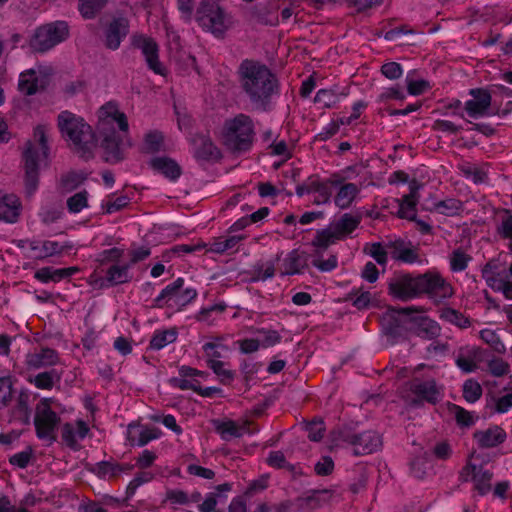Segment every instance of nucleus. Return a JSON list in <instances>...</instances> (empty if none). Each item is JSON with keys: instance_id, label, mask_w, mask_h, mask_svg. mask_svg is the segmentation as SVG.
I'll return each mask as SVG.
<instances>
[{"instance_id": "f257e3e1", "label": "nucleus", "mask_w": 512, "mask_h": 512, "mask_svg": "<svg viewBox=\"0 0 512 512\" xmlns=\"http://www.w3.org/2000/svg\"><path fill=\"white\" fill-rule=\"evenodd\" d=\"M240 87L254 110L272 109L273 98L280 94L277 76L263 63L243 60L237 70Z\"/></svg>"}, {"instance_id": "f03ea898", "label": "nucleus", "mask_w": 512, "mask_h": 512, "mask_svg": "<svg viewBox=\"0 0 512 512\" xmlns=\"http://www.w3.org/2000/svg\"><path fill=\"white\" fill-rule=\"evenodd\" d=\"M97 129L105 161L112 164L122 161L125 148L132 145L128 138L129 124L126 115L115 104L107 103L99 110Z\"/></svg>"}, {"instance_id": "7ed1b4c3", "label": "nucleus", "mask_w": 512, "mask_h": 512, "mask_svg": "<svg viewBox=\"0 0 512 512\" xmlns=\"http://www.w3.org/2000/svg\"><path fill=\"white\" fill-rule=\"evenodd\" d=\"M388 291L401 301H409L422 294H428L439 301L453 294L451 285L434 272H426L415 277L409 273L395 274L388 282Z\"/></svg>"}, {"instance_id": "20e7f679", "label": "nucleus", "mask_w": 512, "mask_h": 512, "mask_svg": "<svg viewBox=\"0 0 512 512\" xmlns=\"http://www.w3.org/2000/svg\"><path fill=\"white\" fill-rule=\"evenodd\" d=\"M47 132V125H37L34 128L33 139L28 140L24 145L22 152L23 180L24 193L28 198H31L39 187L41 166H48L50 148Z\"/></svg>"}, {"instance_id": "39448f33", "label": "nucleus", "mask_w": 512, "mask_h": 512, "mask_svg": "<svg viewBox=\"0 0 512 512\" xmlns=\"http://www.w3.org/2000/svg\"><path fill=\"white\" fill-rule=\"evenodd\" d=\"M57 120L62 137L82 157H90L96 147V137L91 126L82 117L67 110L62 111Z\"/></svg>"}, {"instance_id": "423d86ee", "label": "nucleus", "mask_w": 512, "mask_h": 512, "mask_svg": "<svg viewBox=\"0 0 512 512\" xmlns=\"http://www.w3.org/2000/svg\"><path fill=\"white\" fill-rule=\"evenodd\" d=\"M224 145L232 152L243 153L251 149L255 139L253 119L239 113L224 122L222 129Z\"/></svg>"}, {"instance_id": "0eeeda50", "label": "nucleus", "mask_w": 512, "mask_h": 512, "mask_svg": "<svg viewBox=\"0 0 512 512\" xmlns=\"http://www.w3.org/2000/svg\"><path fill=\"white\" fill-rule=\"evenodd\" d=\"M331 438L336 445L347 444L352 446L354 455L371 454L382 445L381 437L375 431L355 433L346 426L332 431Z\"/></svg>"}, {"instance_id": "6e6552de", "label": "nucleus", "mask_w": 512, "mask_h": 512, "mask_svg": "<svg viewBox=\"0 0 512 512\" xmlns=\"http://www.w3.org/2000/svg\"><path fill=\"white\" fill-rule=\"evenodd\" d=\"M199 25L216 37H222L231 25L230 16L216 0H202L196 12Z\"/></svg>"}, {"instance_id": "1a4fd4ad", "label": "nucleus", "mask_w": 512, "mask_h": 512, "mask_svg": "<svg viewBox=\"0 0 512 512\" xmlns=\"http://www.w3.org/2000/svg\"><path fill=\"white\" fill-rule=\"evenodd\" d=\"M197 297V291L193 287H184V279L179 277L173 283L167 285L154 299V307H168L180 310Z\"/></svg>"}, {"instance_id": "9d476101", "label": "nucleus", "mask_w": 512, "mask_h": 512, "mask_svg": "<svg viewBox=\"0 0 512 512\" xmlns=\"http://www.w3.org/2000/svg\"><path fill=\"white\" fill-rule=\"evenodd\" d=\"M69 35L68 25L64 21H56L39 27L31 39V48L37 52H46L63 42Z\"/></svg>"}, {"instance_id": "9b49d317", "label": "nucleus", "mask_w": 512, "mask_h": 512, "mask_svg": "<svg viewBox=\"0 0 512 512\" xmlns=\"http://www.w3.org/2000/svg\"><path fill=\"white\" fill-rule=\"evenodd\" d=\"M409 391L413 395L409 399V405L412 407H420L424 403L436 405L443 398V387L432 378L426 380L414 378L409 383Z\"/></svg>"}, {"instance_id": "f8f14e48", "label": "nucleus", "mask_w": 512, "mask_h": 512, "mask_svg": "<svg viewBox=\"0 0 512 512\" xmlns=\"http://www.w3.org/2000/svg\"><path fill=\"white\" fill-rule=\"evenodd\" d=\"M42 403H37L35 408L34 426L36 435L41 440H47L49 443L56 441V428L60 423V417L50 407Z\"/></svg>"}, {"instance_id": "ddd939ff", "label": "nucleus", "mask_w": 512, "mask_h": 512, "mask_svg": "<svg viewBox=\"0 0 512 512\" xmlns=\"http://www.w3.org/2000/svg\"><path fill=\"white\" fill-rule=\"evenodd\" d=\"M131 45L141 51L150 70L164 75L165 69L159 61V47L153 38L143 34H134L131 36Z\"/></svg>"}, {"instance_id": "4468645a", "label": "nucleus", "mask_w": 512, "mask_h": 512, "mask_svg": "<svg viewBox=\"0 0 512 512\" xmlns=\"http://www.w3.org/2000/svg\"><path fill=\"white\" fill-rule=\"evenodd\" d=\"M388 252H390V257L393 260L401 263L414 264L422 262L418 246L402 238L389 240Z\"/></svg>"}, {"instance_id": "2eb2a0df", "label": "nucleus", "mask_w": 512, "mask_h": 512, "mask_svg": "<svg viewBox=\"0 0 512 512\" xmlns=\"http://www.w3.org/2000/svg\"><path fill=\"white\" fill-rule=\"evenodd\" d=\"M30 251L33 252V258L44 260L49 257L62 255L64 252L73 248L70 242L60 243L52 240H25Z\"/></svg>"}, {"instance_id": "dca6fc26", "label": "nucleus", "mask_w": 512, "mask_h": 512, "mask_svg": "<svg viewBox=\"0 0 512 512\" xmlns=\"http://www.w3.org/2000/svg\"><path fill=\"white\" fill-rule=\"evenodd\" d=\"M469 94L472 96V99L466 101L464 105L467 114L472 118L488 115L492 102L489 91L483 88H474L469 91Z\"/></svg>"}, {"instance_id": "f3484780", "label": "nucleus", "mask_w": 512, "mask_h": 512, "mask_svg": "<svg viewBox=\"0 0 512 512\" xmlns=\"http://www.w3.org/2000/svg\"><path fill=\"white\" fill-rule=\"evenodd\" d=\"M60 363V357L56 350L49 347H41L29 352L25 356V365L30 370H38L55 366Z\"/></svg>"}, {"instance_id": "a211bd4d", "label": "nucleus", "mask_w": 512, "mask_h": 512, "mask_svg": "<svg viewBox=\"0 0 512 512\" xmlns=\"http://www.w3.org/2000/svg\"><path fill=\"white\" fill-rule=\"evenodd\" d=\"M193 155L198 161H217L221 152L207 135L197 134L192 138Z\"/></svg>"}, {"instance_id": "6ab92c4d", "label": "nucleus", "mask_w": 512, "mask_h": 512, "mask_svg": "<svg viewBox=\"0 0 512 512\" xmlns=\"http://www.w3.org/2000/svg\"><path fill=\"white\" fill-rule=\"evenodd\" d=\"M129 32L128 20L125 18L113 19L105 30V46L110 50H117L122 40Z\"/></svg>"}, {"instance_id": "aec40b11", "label": "nucleus", "mask_w": 512, "mask_h": 512, "mask_svg": "<svg viewBox=\"0 0 512 512\" xmlns=\"http://www.w3.org/2000/svg\"><path fill=\"white\" fill-rule=\"evenodd\" d=\"M88 432L89 427L83 420L67 422L62 426V440L72 450H79V441L83 440Z\"/></svg>"}, {"instance_id": "412c9836", "label": "nucleus", "mask_w": 512, "mask_h": 512, "mask_svg": "<svg viewBox=\"0 0 512 512\" xmlns=\"http://www.w3.org/2000/svg\"><path fill=\"white\" fill-rule=\"evenodd\" d=\"M47 84V77L39 76L34 69H28L20 74L18 89L22 94L31 96L43 90Z\"/></svg>"}, {"instance_id": "4be33fe9", "label": "nucleus", "mask_w": 512, "mask_h": 512, "mask_svg": "<svg viewBox=\"0 0 512 512\" xmlns=\"http://www.w3.org/2000/svg\"><path fill=\"white\" fill-rule=\"evenodd\" d=\"M21 210L22 204L18 196L0 192V221L7 223L17 222Z\"/></svg>"}, {"instance_id": "5701e85b", "label": "nucleus", "mask_w": 512, "mask_h": 512, "mask_svg": "<svg viewBox=\"0 0 512 512\" xmlns=\"http://www.w3.org/2000/svg\"><path fill=\"white\" fill-rule=\"evenodd\" d=\"M410 322L413 324L411 330L420 338L432 340L440 335L441 328L438 323L426 316L411 317Z\"/></svg>"}, {"instance_id": "b1692460", "label": "nucleus", "mask_w": 512, "mask_h": 512, "mask_svg": "<svg viewBox=\"0 0 512 512\" xmlns=\"http://www.w3.org/2000/svg\"><path fill=\"white\" fill-rule=\"evenodd\" d=\"M506 432L499 426H491L486 430H479L473 434L479 448L487 449L498 446L506 439Z\"/></svg>"}, {"instance_id": "393cba45", "label": "nucleus", "mask_w": 512, "mask_h": 512, "mask_svg": "<svg viewBox=\"0 0 512 512\" xmlns=\"http://www.w3.org/2000/svg\"><path fill=\"white\" fill-rule=\"evenodd\" d=\"M482 360V350L477 347H462L456 356L455 363L465 373H471L477 369V362Z\"/></svg>"}, {"instance_id": "a878e982", "label": "nucleus", "mask_w": 512, "mask_h": 512, "mask_svg": "<svg viewBox=\"0 0 512 512\" xmlns=\"http://www.w3.org/2000/svg\"><path fill=\"white\" fill-rule=\"evenodd\" d=\"M29 401L30 394L26 390H21L16 397L14 406L10 410L11 421H17L23 425L30 423L31 408Z\"/></svg>"}, {"instance_id": "bb28decb", "label": "nucleus", "mask_w": 512, "mask_h": 512, "mask_svg": "<svg viewBox=\"0 0 512 512\" xmlns=\"http://www.w3.org/2000/svg\"><path fill=\"white\" fill-rule=\"evenodd\" d=\"M307 266V256L303 252L294 249L287 254L283 261L282 276L295 275L303 272Z\"/></svg>"}, {"instance_id": "cd10ccee", "label": "nucleus", "mask_w": 512, "mask_h": 512, "mask_svg": "<svg viewBox=\"0 0 512 512\" xmlns=\"http://www.w3.org/2000/svg\"><path fill=\"white\" fill-rule=\"evenodd\" d=\"M150 165L171 181L177 180L182 174L178 163L169 157H155L151 160Z\"/></svg>"}, {"instance_id": "c85d7f7f", "label": "nucleus", "mask_w": 512, "mask_h": 512, "mask_svg": "<svg viewBox=\"0 0 512 512\" xmlns=\"http://www.w3.org/2000/svg\"><path fill=\"white\" fill-rule=\"evenodd\" d=\"M361 187L355 183H345L340 186L334 203L340 209H346L351 206L357 195L360 193Z\"/></svg>"}, {"instance_id": "c756f323", "label": "nucleus", "mask_w": 512, "mask_h": 512, "mask_svg": "<svg viewBox=\"0 0 512 512\" xmlns=\"http://www.w3.org/2000/svg\"><path fill=\"white\" fill-rule=\"evenodd\" d=\"M131 265L124 264L118 265L114 264L110 266L106 272V282L108 286H117L120 284L128 283L132 280V274L130 273Z\"/></svg>"}, {"instance_id": "7c9ffc66", "label": "nucleus", "mask_w": 512, "mask_h": 512, "mask_svg": "<svg viewBox=\"0 0 512 512\" xmlns=\"http://www.w3.org/2000/svg\"><path fill=\"white\" fill-rule=\"evenodd\" d=\"M361 220L362 216L360 214L345 213L332 225L342 239L352 233L359 226Z\"/></svg>"}, {"instance_id": "2f4dec72", "label": "nucleus", "mask_w": 512, "mask_h": 512, "mask_svg": "<svg viewBox=\"0 0 512 512\" xmlns=\"http://www.w3.org/2000/svg\"><path fill=\"white\" fill-rule=\"evenodd\" d=\"M418 187H411V191L408 195H405L400 203L398 215L400 218L407 220H416L415 207L418 202L417 195Z\"/></svg>"}, {"instance_id": "473e14b6", "label": "nucleus", "mask_w": 512, "mask_h": 512, "mask_svg": "<svg viewBox=\"0 0 512 512\" xmlns=\"http://www.w3.org/2000/svg\"><path fill=\"white\" fill-rule=\"evenodd\" d=\"M178 331L175 327L156 330L150 340L149 347L152 350H160L168 344L174 343L177 339Z\"/></svg>"}, {"instance_id": "72a5a7b5", "label": "nucleus", "mask_w": 512, "mask_h": 512, "mask_svg": "<svg viewBox=\"0 0 512 512\" xmlns=\"http://www.w3.org/2000/svg\"><path fill=\"white\" fill-rule=\"evenodd\" d=\"M244 239V235H233L226 238L220 237L209 244L208 251L212 253L223 254L225 252L234 250L235 247Z\"/></svg>"}, {"instance_id": "f704fd0d", "label": "nucleus", "mask_w": 512, "mask_h": 512, "mask_svg": "<svg viewBox=\"0 0 512 512\" xmlns=\"http://www.w3.org/2000/svg\"><path fill=\"white\" fill-rule=\"evenodd\" d=\"M318 492H314L313 495L308 497H298L295 501L286 500L273 506L275 512H289L293 505H296L298 509H304L306 507H315L319 504L316 496Z\"/></svg>"}, {"instance_id": "c9c22d12", "label": "nucleus", "mask_w": 512, "mask_h": 512, "mask_svg": "<svg viewBox=\"0 0 512 512\" xmlns=\"http://www.w3.org/2000/svg\"><path fill=\"white\" fill-rule=\"evenodd\" d=\"M89 471L100 479H111L120 475L118 462L115 461H100L94 464Z\"/></svg>"}, {"instance_id": "e433bc0d", "label": "nucleus", "mask_w": 512, "mask_h": 512, "mask_svg": "<svg viewBox=\"0 0 512 512\" xmlns=\"http://www.w3.org/2000/svg\"><path fill=\"white\" fill-rule=\"evenodd\" d=\"M364 252L371 256L380 266H386L388 262V241L385 243L374 242L366 244Z\"/></svg>"}, {"instance_id": "4c0bfd02", "label": "nucleus", "mask_w": 512, "mask_h": 512, "mask_svg": "<svg viewBox=\"0 0 512 512\" xmlns=\"http://www.w3.org/2000/svg\"><path fill=\"white\" fill-rule=\"evenodd\" d=\"M440 318L461 329H466L471 325V321L468 317H466L460 311L450 307H446L441 310Z\"/></svg>"}, {"instance_id": "58836bf2", "label": "nucleus", "mask_w": 512, "mask_h": 512, "mask_svg": "<svg viewBox=\"0 0 512 512\" xmlns=\"http://www.w3.org/2000/svg\"><path fill=\"white\" fill-rule=\"evenodd\" d=\"M247 424L237 425L234 421H226L217 425L216 430L221 438L229 441L231 438H239L244 434Z\"/></svg>"}, {"instance_id": "ea45409f", "label": "nucleus", "mask_w": 512, "mask_h": 512, "mask_svg": "<svg viewBox=\"0 0 512 512\" xmlns=\"http://www.w3.org/2000/svg\"><path fill=\"white\" fill-rule=\"evenodd\" d=\"M61 376L52 369L49 371L41 372L34 378H30L29 382L33 383L38 389L50 390L53 388L55 382L60 380Z\"/></svg>"}, {"instance_id": "a19ab883", "label": "nucleus", "mask_w": 512, "mask_h": 512, "mask_svg": "<svg viewBox=\"0 0 512 512\" xmlns=\"http://www.w3.org/2000/svg\"><path fill=\"white\" fill-rule=\"evenodd\" d=\"M85 179L86 178L82 173L70 171L61 176L58 188L62 192H71L78 188L85 181Z\"/></svg>"}, {"instance_id": "79ce46f5", "label": "nucleus", "mask_w": 512, "mask_h": 512, "mask_svg": "<svg viewBox=\"0 0 512 512\" xmlns=\"http://www.w3.org/2000/svg\"><path fill=\"white\" fill-rule=\"evenodd\" d=\"M251 20L262 25L274 26L278 23V16L267 7H255L250 13Z\"/></svg>"}, {"instance_id": "37998d69", "label": "nucleus", "mask_w": 512, "mask_h": 512, "mask_svg": "<svg viewBox=\"0 0 512 512\" xmlns=\"http://www.w3.org/2000/svg\"><path fill=\"white\" fill-rule=\"evenodd\" d=\"M108 0H79V11L85 19H93L106 6Z\"/></svg>"}, {"instance_id": "c03bdc74", "label": "nucleus", "mask_w": 512, "mask_h": 512, "mask_svg": "<svg viewBox=\"0 0 512 512\" xmlns=\"http://www.w3.org/2000/svg\"><path fill=\"white\" fill-rule=\"evenodd\" d=\"M433 209L445 216H454L462 210V202L458 199L449 198L436 202Z\"/></svg>"}, {"instance_id": "a18cd8bd", "label": "nucleus", "mask_w": 512, "mask_h": 512, "mask_svg": "<svg viewBox=\"0 0 512 512\" xmlns=\"http://www.w3.org/2000/svg\"><path fill=\"white\" fill-rule=\"evenodd\" d=\"M341 95L335 89H320L315 95L314 102L321 104L323 108H331L340 101Z\"/></svg>"}, {"instance_id": "49530a36", "label": "nucleus", "mask_w": 512, "mask_h": 512, "mask_svg": "<svg viewBox=\"0 0 512 512\" xmlns=\"http://www.w3.org/2000/svg\"><path fill=\"white\" fill-rule=\"evenodd\" d=\"M462 175L470 179L474 184H483L488 181V174L482 168L474 165H462L459 167Z\"/></svg>"}, {"instance_id": "de8ad7c7", "label": "nucleus", "mask_w": 512, "mask_h": 512, "mask_svg": "<svg viewBox=\"0 0 512 512\" xmlns=\"http://www.w3.org/2000/svg\"><path fill=\"white\" fill-rule=\"evenodd\" d=\"M129 434H131V431H129ZM160 435L161 431L158 428H142L137 437L130 435L129 441L131 445L142 447L150 441L159 438Z\"/></svg>"}, {"instance_id": "09e8293b", "label": "nucleus", "mask_w": 512, "mask_h": 512, "mask_svg": "<svg viewBox=\"0 0 512 512\" xmlns=\"http://www.w3.org/2000/svg\"><path fill=\"white\" fill-rule=\"evenodd\" d=\"M492 476V472L484 470L479 466L478 474H476L475 477H472V481L475 483V489L480 495H485L491 490L490 482L492 480Z\"/></svg>"}, {"instance_id": "8fccbe9b", "label": "nucleus", "mask_w": 512, "mask_h": 512, "mask_svg": "<svg viewBox=\"0 0 512 512\" xmlns=\"http://www.w3.org/2000/svg\"><path fill=\"white\" fill-rule=\"evenodd\" d=\"M338 239L341 238L331 224L330 228L317 232V235L313 240V245L326 249L330 244L334 243L335 240Z\"/></svg>"}, {"instance_id": "3c124183", "label": "nucleus", "mask_w": 512, "mask_h": 512, "mask_svg": "<svg viewBox=\"0 0 512 512\" xmlns=\"http://www.w3.org/2000/svg\"><path fill=\"white\" fill-rule=\"evenodd\" d=\"M481 339L487 343L495 352L503 354L506 351V347L501 341L500 337L494 330L483 329L480 331Z\"/></svg>"}, {"instance_id": "603ef678", "label": "nucleus", "mask_w": 512, "mask_h": 512, "mask_svg": "<svg viewBox=\"0 0 512 512\" xmlns=\"http://www.w3.org/2000/svg\"><path fill=\"white\" fill-rule=\"evenodd\" d=\"M13 397V384L11 377L0 376V410L8 407Z\"/></svg>"}, {"instance_id": "864d4df0", "label": "nucleus", "mask_w": 512, "mask_h": 512, "mask_svg": "<svg viewBox=\"0 0 512 512\" xmlns=\"http://www.w3.org/2000/svg\"><path fill=\"white\" fill-rule=\"evenodd\" d=\"M482 396V387L474 379H468L463 384V397L469 403H474Z\"/></svg>"}, {"instance_id": "5fc2aeb1", "label": "nucleus", "mask_w": 512, "mask_h": 512, "mask_svg": "<svg viewBox=\"0 0 512 512\" xmlns=\"http://www.w3.org/2000/svg\"><path fill=\"white\" fill-rule=\"evenodd\" d=\"M88 206V192L86 190L75 193L67 199V208L70 213H79Z\"/></svg>"}, {"instance_id": "6e6d98bb", "label": "nucleus", "mask_w": 512, "mask_h": 512, "mask_svg": "<svg viewBox=\"0 0 512 512\" xmlns=\"http://www.w3.org/2000/svg\"><path fill=\"white\" fill-rule=\"evenodd\" d=\"M34 278L40 281L41 283H49V282H60L62 280L60 268L55 269L53 267L47 266L42 267L38 269L35 274Z\"/></svg>"}, {"instance_id": "4d7b16f0", "label": "nucleus", "mask_w": 512, "mask_h": 512, "mask_svg": "<svg viewBox=\"0 0 512 512\" xmlns=\"http://www.w3.org/2000/svg\"><path fill=\"white\" fill-rule=\"evenodd\" d=\"M313 198L311 202L316 205L326 204L330 200L331 193L329 188L321 183H313Z\"/></svg>"}, {"instance_id": "13d9d810", "label": "nucleus", "mask_w": 512, "mask_h": 512, "mask_svg": "<svg viewBox=\"0 0 512 512\" xmlns=\"http://www.w3.org/2000/svg\"><path fill=\"white\" fill-rule=\"evenodd\" d=\"M471 260V257L467 255L465 252H463L460 249L455 250L452 253L451 259H450V265L452 271L460 272L467 268L468 262Z\"/></svg>"}, {"instance_id": "bf43d9fd", "label": "nucleus", "mask_w": 512, "mask_h": 512, "mask_svg": "<svg viewBox=\"0 0 512 512\" xmlns=\"http://www.w3.org/2000/svg\"><path fill=\"white\" fill-rule=\"evenodd\" d=\"M33 456V449L28 446L25 450L12 455L9 458V463L18 468L24 469L28 466Z\"/></svg>"}, {"instance_id": "052dcab7", "label": "nucleus", "mask_w": 512, "mask_h": 512, "mask_svg": "<svg viewBox=\"0 0 512 512\" xmlns=\"http://www.w3.org/2000/svg\"><path fill=\"white\" fill-rule=\"evenodd\" d=\"M209 368L213 370V372L220 378L223 384H228L234 379V372L226 369L225 363L222 361H211V364L208 365Z\"/></svg>"}, {"instance_id": "680f3d73", "label": "nucleus", "mask_w": 512, "mask_h": 512, "mask_svg": "<svg viewBox=\"0 0 512 512\" xmlns=\"http://www.w3.org/2000/svg\"><path fill=\"white\" fill-rule=\"evenodd\" d=\"M163 143V135L158 131H152L145 136V150L150 153L158 152Z\"/></svg>"}, {"instance_id": "e2e57ef3", "label": "nucleus", "mask_w": 512, "mask_h": 512, "mask_svg": "<svg viewBox=\"0 0 512 512\" xmlns=\"http://www.w3.org/2000/svg\"><path fill=\"white\" fill-rule=\"evenodd\" d=\"M220 349L226 350V346L217 342H207L203 345V350L207 358V365L211 364V361H220L221 352Z\"/></svg>"}, {"instance_id": "0e129e2a", "label": "nucleus", "mask_w": 512, "mask_h": 512, "mask_svg": "<svg viewBox=\"0 0 512 512\" xmlns=\"http://www.w3.org/2000/svg\"><path fill=\"white\" fill-rule=\"evenodd\" d=\"M258 333L263 335L260 345L263 348L272 347L281 342V335L276 330L259 329Z\"/></svg>"}, {"instance_id": "69168bd1", "label": "nucleus", "mask_w": 512, "mask_h": 512, "mask_svg": "<svg viewBox=\"0 0 512 512\" xmlns=\"http://www.w3.org/2000/svg\"><path fill=\"white\" fill-rule=\"evenodd\" d=\"M275 275V264L268 262L266 264L257 265L255 267V279L266 281L273 278Z\"/></svg>"}, {"instance_id": "338daca9", "label": "nucleus", "mask_w": 512, "mask_h": 512, "mask_svg": "<svg viewBox=\"0 0 512 512\" xmlns=\"http://www.w3.org/2000/svg\"><path fill=\"white\" fill-rule=\"evenodd\" d=\"M306 431L308 433V438L311 441L318 442L323 438L324 435V423L323 421H312L306 427Z\"/></svg>"}, {"instance_id": "774afa93", "label": "nucleus", "mask_w": 512, "mask_h": 512, "mask_svg": "<svg viewBox=\"0 0 512 512\" xmlns=\"http://www.w3.org/2000/svg\"><path fill=\"white\" fill-rule=\"evenodd\" d=\"M488 369L493 376L501 377L507 374L509 364L500 358H494L488 362Z\"/></svg>"}]
</instances>
